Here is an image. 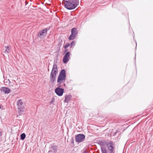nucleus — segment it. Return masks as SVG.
<instances>
[{"label": "nucleus", "instance_id": "nucleus-1", "mask_svg": "<svg viewBox=\"0 0 153 153\" xmlns=\"http://www.w3.org/2000/svg\"><path fill=\"white\" fill-rule=\"evenodd\" d=\"M62 3L64 7L68 10H72L75 9L78 5L79 0H63Z\"/></svg>", "mask_w": 153, "mask_h": 153}, {"label": "nucleus", "instance_id": "nucleus-2", "mask_svg": "<svg viewBox=\"0 0 153 153\" xmlns=\"http://www.w3.org/2000/svg\"><path fill=\"white\" fill-rule=\"evenodd\" d=\"M57 73V65L54 63L50 77V82L51 83H53L55 81L56 75Z\"/></svg>", "mask_w": 153, "mask_h": 153}, {"label": "nucleus", "instance_id": "nucleus-3", "mask_svg": "<svg viewBox=\"0 0 153 153\" xmlns=\"http://www.w3.org/2000/svg\"><path fill=\"white\" fill-rule=\"evenodd\" d=\"M97 144L100 146V149L101 153H107V150L105 147L103 146H107L108 144V142L105 140H100L97 142Z\"/></svg>", "mask_w": 153, "mask_h": 153}, {"label": "nucleus", "instance_id": "nucleus-4", "mask_svg": "<svg viewBox=\"0 0 153 153\" xmlns=\"http://www.w3.org/2000/svg\"><path fill=\"white\" fill-rule=\"evenodd\" d=\"M71 34L69 36L68 39L69 40H73L75 39L76 37L78 31L76 27H73L72 28L71 30Z\"/></svg>", "mask_w": 153, "mask_h": 153}, {"label": "nucleus", "instance_id": "nucleus-5", "mask_svg": "<svg viewBox=\"0 0 153 153\" xmlns=\"http://www.w3.org/2000/svg\"><path fill=\"white\" fill-rule=\"evenodd\" d=\"M66 78V71L63 69L60 71L58 76L57 80L58 81H65Z\"/></svg>", "mask_w": 153, "mask_h": 153}, {"label": "nucleus", "instance_id": "nucleus-6", "mask_svg": "<svg viewBox=\"0 0 153 153\" xmlns=\"http://www.w3.org/2000/svg\"><path fill=\"white\" fill-rule=\"evenodd\" d=\"M114 143L112 141H110L107 145V153H114Z\"/></svg>", "mask_w": 153, "mask_h": 153}, {"label": "nucleus", "instance_id": "nucleus-7", "mask_svg": "<svg viewBox=\"0 0 153 153\" xmlns=\"http://www.w3.org/2000/svg\"><path fill=\"white\" fill-rule=\"evenodd\" d=\"M85 137V135L83 134H78L75 136L76 142L79 143L82 142L84 141Z\"/></svg>", "mask_w": 153, "mask_h": 153}, {"label": "nucleus", "instance_id": "nucleus-8", "mask_svg": "<svg viewBox=\"0 0 153 153\" xmlns=\"http://www.w3.org/2000/svg\"><path fill=\"white\" fill-rule=\"evenodd\" d=\"M17 103L19 112L20 114L22 113V112L23 111V106L22 100H19Z\"/></svg>", "mask_w": 153, "mask_h": 153}, {"label": "nucleus", "instance_id": "nucleus-9", "mask_svg": "<svg viewBox=\"0 0 153 153\" xmlns=\"http://www.w3.org/2000/svg\"><path fill=\"white\" fill-rule=\"evenodd\" d=\"M47 33L43 29L40 31L37 34V37L39 38H45L47 35Z\"/></svg>", "mask_w": 153, "mask_h": 153}, {"label": "nucleus", "instance_id": "nucleus-10", "mask_svg": "<svg viewBox=\"0 0 153 153\" xmlns=\"http://www.w3.org/2000/svg\"><path fill=\"white\" fill-rule=\"evenodd\" d=\"M70 52H68L65 54L63 59V62L64 63L66 64L68 62L70 59Z\"/></svg>", "mask_w": 153, "mask_h": 153}, {"label": "nucleus", "instance_id": "nucleus-11", "mask_svg": "<svg viewBox=\"0 0 153 153\" xmlns=\"http://www.w3.org/2000/svg\"><path fill=\"white\" fill-rule=\"evenodd\" d=\"M64 89H59L56 88L54 90L56 94L59 96H62L64 92Z\"/></svg>", "mask_w": 153, "mask_h": 153}, {"label": "nucleus", "instance_id": "nucleus-12", "mask_svg": "<svg viewBox=\"0 0 153 153\" xmlns=\"http://www.w3.org/2000/svg\"><path fill=\"white\" fill-rule=\"evenodd\" d=\"M72 98V96L70 94L66 95L65 96V99L64 101L65 102L68 103L70 102Z\"/></svg>", "mask_w": 153, "mask_h": 153}, {"label": "nucleus", "instance_id": "nucleus-13", "mask_svg": "<svg viewBox=\"0 0 153 153\" xmlns=\"http://www.w3.org/2000/svg\"><path fill=\"white\" fill-rule=\"evenodd\" d=\"M1 91L4 92L5 94H8L10 92V89L5 87H1Z\"/></svg>", "mask_w": 153, "mask_h": 153}, {"label": "nucleus", "instance_id": "nucleus-14", "mask_svg": "<svg viewBox=\"0 0 153 153\" xmlns=\"http://www.w3.org/2000/svg\"><path fill=\"white\" fill-rule=\"evenodd\" d=\"M65 81H58V80L57 79V82L58 84H57V85H58V87L56 88L59 89H64L63 88V85H62V83L63 82H65Z\"/></svg>", "mask_w": 153, "mask_h": 153}, {"label": "nucleus", "instance_id": "nucleus-15", "mask_svg": "<svg viewBox=\"0 0 153 153\" xmlns=\"http://www.w3.org/2000/svg\"><path fill=\"white\" fill-rule=\"evenodd\" d=\"M58 147L56 145H53L51 147V149L54 151V152H57V150Z\"/></svg>", "mask_w": 153, "mask_h": 153}, {"label": "nucleus", "instance_id": "nucleus-16", "mask_svg": "<svg viewBox=\"0 0 153 153\" xmlns=\"http://www.w3.org/2000/svg\"><path fill=\"white\" fill-rule=\"evenodd\" d=\"M26 137L25 134V133H22L21 135V140H24Z\"/></svg>", "mask_w": 153, "mask_h": 153}, {"label": "nucleus", "instance_id": "nucleus-17", "mask_svg": "<svg viewBox=\"0 0 153 153\" xmlns=\"http://www.w3.org/2000/svg\"><path fill=\"white\" fill-rule=\"evenodd\" d=\"M51 27V26H49L43 29L47 33L48 31L50 30Z\"/></svg>", "mask_w": 153, "mask_h": 153}, {"label": "nucleus", "instance_id": "nucleus-18", "mask_svg": "<svg viewBox=\"0 0 153 153\" xmlns=\"http://www.w3.org/2000/svg\"><path fill=\"white\" fill-rule=\"evenodd\" d=\"M70 44V47L71 48H72L73 46L74 47L75 44V41H73L71 42V43Z\"/></svg>", "mask_w": 153, "mask_h": 153}, {"label": "nucleus", "instance_id": "nucleus-19", "mask_svg": "<svg viewBox=\"0 0 153 153\" xmlns=\"http://www.w3.org/2000/svg\"><path fill=\"white\" fill-rule=\"evenodd\" d=\"M69 46H70V43H68L66 44L64 46V48L65 49H66L68 48Z\"/></svg>", "mask_w": 153, "mask_h": 153}, {"label": "nucleus", "instance_id": "nucleus-20", "mask_svg": "<svg viewBox=\"0 0 153 153\" xmlns=\"http://www.w3.org/2000/svg\"><path fill=\"white\" fill-rule=\"evenodd\" d=\"M9 50H10L9 47L8 46H7V48L6 49L5 51V53H8L9 52Z\"/></svg>", "mask_w": 153, "mask_h": 153}, {"label": "nucleus", "instance_id": "nucleus-21", "mask_svg": "<svg viewBox=\"0 0 153 153\" xmlns=\"http://www.w3.org/2000/svg\"><path fill=\"white\" fill-rule=\"evenodd\" d=\"M54 101H55V99L53 97L52 98L51 101L50 102V104L51 105V104H52V103H53L54 102Z\"/></svg>", "mask_w": 153, "mask_h": 153}, {"label": "nucleus", "instance_id": "nucleus-22", "mask_svg": "<svg viewBox=\"0 0 153 153\" xmlns=\"http://www.w3.org/2000/svg\"><path fill=\"white\" fill-rule=\"evenodd\" d=\"M68 49H67V48L66 49H65V50H64V53H67V52H68Z\"/></svg>", "mask_w": 153, "mask_h": 153}, {"label": "nucleus", "instance_id": "nucleus-23", "mask_svg": "<svg viewBox=\"0 0 153 153\" xmlns=\"http://www.w3.org/2000/svg\"><path fill=\"white\" fill-rule=\"evenodd\" d=\"M71 143H72L73 144H74V140L73 138L71 139Z\"/></svg>", "mask_w": 153, "mask_h": 153}, {"label": "nucleus", "instance_id": "nucleus-24", "mask_svg": "<svg viewBox=\"0 0 153 153\" xmlns=\"http://www.w3.org/2000/svg\"><path fill=\"white\" fill-rule=\"evenodd\" d=\"M3 106L0 104V109H3Z\"/></svg>", "mask_w": 153, "mask_h": 153}, {"label": "nucleus", "instance_id": "nucleus-25", "mask_svg": "<svg viewBox=\"0 0 153 153\" xmlns=\"http://www.w3.org/2000/svg\"><path fill=\"white\" fill-rule=\"evenodd\" d=\"M62 85H63V86H64L65 87L66 85L65 83H63H63H62Z\"/></svg>", "mask_w": 153, "mask_h": 153}, {"label": "nucleus", "instance_id": "nucleus-26", "mask_svg": "<svg viewBox=\"0 0 153 153\" xmlns=\"http://www.w3.org/2000/svg\"><path fill=\"white\" fill-rule=\"evenodd\" d=\"M87 153V152L85 151V150H84L83 152V153Z\"/></svg>", "mask_w": 153, "mask_h": 153}, {"label": "nucleus", "instance_id": "nucleus-27", "mask_svg": "<svg viewBox=\"0 0 153 153\" xmlns=\"http://www.w3.org/2000/svg\"><path fill=\"white\" fill-rule=\"evenodd\" d=\"M25 2L26 3V4H28V2H27L26 1H25Z\"/></svg>", "mask_w": 153, "mask_h": 153}, {"label": "nucleus", "instance_id": "nucleus-28", "mask_svg": "<svg viewBox=\"0 0 153 153\" xmlns=\"http://www.w3.org/2000/svg\"><path fill=\"white\" fill-rule=\"evenodd\" d=\"M136 46H137V43H136Z\"/></svg>", "mask_w": 153, "mask_h": 153}, {"label": "nucleus", "instance_id": "nucleus-29", "mask_svg": "<svg viewBox=\"0 0 153 153\" xmlns=\"http://www.w3.org/2000/svg\"><path fill=\"white\" fill-rule=\"evenodd\" d=\"M48 71H49V68H48Z\"/></svg>", "mask_w": 153, "mask_h": 153}]
</instances>
